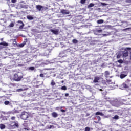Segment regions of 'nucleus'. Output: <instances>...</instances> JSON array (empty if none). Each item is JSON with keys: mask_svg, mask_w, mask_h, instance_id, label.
I'll return each instance as SVG.
<instances>
[{"mask_svg": "<svg viewBox=\"0 0 131 131\" xmlns=\"http://www.w3.org/2000/svg\"><path fill=\"white\" fill-rule=\"evenodd\" d=\"M22 78H23V74L21 73H17L14 75L13 80L14 81H21Z\"/></svg>", "mask_w": 131, "mask_h": 131, "instance_id": "f257e3e1", "label": "nucleus"}, {"mask_svg": "<svg viewBox=\"0 0 131 131\" xmlns=\"http://www.w3.org/2000/svg\"><path fill=\"white\" fill-rule=\"evenodd\" d=\"M128 54H130L131 58V48H125L124 49V51L123 52V57L124 58H126V57H128Z\"/></svg>", "mask_w": 131, "mask_h": 131, "instance_id": "f03ea898", "label": "nucleus"}, {"mask_svg": "<svg viewBox=\"0 0 131 131\" xmlns=\"http://www.w3.org/2000/svg\"><path fill=\"white\" fill-rule=\"evenodd\" d=\"M20 117L21 119L26 120L29 117V114L25 111H23L20 115Z\"/></svg>", "mask_w": 131, "mask_h": 131, "instance_id": "7ed1b4c3", "label": "nucleus"}, {"mask_svg": "<svg viewBox=\"0 0 131 131\" xmlns=\"http://www.w3.org/2000/svg\"><path fill=\"white\" fill-rule=\"evenodd\" d=\"M11 126L12 128H18L19 127V123L18 122H12L11 123Z\"/></svg>", "mask_w": 131, "mask_h": 131, "instance_id": "20e7f679", "label": "nucleus"}, {"mask_svg": "<svg viewBox=\"0 0 131 131\" xmlns=\"http://www.w3.org/2000/svg\"><path fill=\"white\" fill-rule=\"evenodd\" d=\"M60 12L61 13V14H63L65 15H69V14H70V12L69 11V10H66L64 9H62L60 11Z\"/></svg>", "mask_w": 131, "mask_h": 131, "instance_id": "39448f33", "label": "nucleus"}, {"mask_svg": "<svg viewBox=\"0 0 131 131\" xmlns=\"http://www.w3.org/2000/svg\"><path fill=\"white\" fill-rule=\"evenodd\" d=\"M50 31L53 33V34H55L56 35H58L59 34V31L57 29L56 30H50Z\"/></svg>", "mask_w": 131, "mask_h": 131, "instance_id": "423d86ee", "label": "nucleus"}, {"mask_svg": "<svg viewBox=\"0 0 131 131\" xmlns=\"http://www.w3.org/2000/svg\"><path fill=\"white\" fill-rule=\"evenodd\" d=\"M18 23H20V24H22L21 26H19V29H23L24 27V23H23V21L22 20H18L17 21Z\"/></svg>", "mask_w": 131, "mask_h": 131, "instance_id": "0eeeda50", "label": "nucleus"}, {"mask_svg": "<svg viewBox=\"0 0 131 131\" xmlns=\"http://www.w3.org/2000/svg\"><path fill=\"white\" fill-rule=\"evenodd\" d=\"M100 80V77L98 76L95 77L94 80H93V82L94 83H97V82H99Z\"/></svg>", "mask_w": 131, "mask_h": 131, "instance_id": "6e6552de", "label": "nucleus"}, {"mask_svg": "<svg viewBox=\"0 0 131 131\" xmlns=\"http://www.w3.org/2000/svg\"><path fill=\"white\" fill-rule=\"evenodd\" d=\"M51 115H52V117H54V118H57V117H58V113H57L55 112H53L51 114Z\"/></svg>", "mask_w": 131, "mask_h": 131, "instance_id": "1a4fd4ad", "label": "nucleus"}, {"mask_svg": "<svg viewBox=\"0 0 131 131\" xmlns=\"http://www.w3.org/2000/svg\"><path fill=\"white\" fill-rule=\"evenodd\" d=\"M0 46H4V47H8L9 44L5 41L0 43Z\"/></svg>", "mask_w": 131, "mask_h": 131, "instance_id": "9d476101", "label": "nucleus"}, {"mask_svg": "<svg viewBox=\"0 0 131 131\" xmlns=\"http://www.w3.org/2000/svg\"><path fill=\"white\" fill-rule=\"evenodd\" d=\"M36 8L37 9V10H38V11H41V9H42V8H43V7H42V6L41 5H37L36 6Z\"/></svg>", "mask_w": 131, "mask_h": 131, "instance_id": "9b49d317", "label": "nucleus"}, {"mask_svg": "<svg viewBox=\"0 0 131 131\" xmlns=\"http://www.w3.org/2000/svg\"><path fill=\"white\" fill-rule=\"evenodd\" d=\"M10 113H11V114H16L17 113H19V111L14 109L11 111Z\"/></svg>", "mask_w": 131, "mask_h": 131, "instance_id": "f8f14e48", "label": "nucleus"}, {"mask_svg": "<svg viewBox=\"0 0 131 131\" xmlns=\"http://www.w3.org/2000/svg\"><path fill=\"white\" fill-rule=\"evenodd\" d=\"M109 75H110V73L109 72V71H106L104 72V76L106 78H108V76H109Z\"/></svg>", "mask_w": 131, "mask_h": 131, "instance_id": "ddd939ff", "label": "nucleus"}, {"mask_svg": "<svg viewBox=\"0 0 131 131\" xmlns=\"http://www.w3.org/2000/svg\"><path fill=\"white\" fill-rule=\"evenodd\" d=\"M97 23L98 24H102V23H104V20L103 19H99L97 21Z\"/></svg>", "mask_w": 131, "mask_h": 131, "instance_id": "4468645a", "label": "nucleus"}, {"mask_svg": "<svg viewBox=\"0 0 131 131\" xmlns=\"http://www.w3.org/2000/svg\"><path fill=\"white\" fill-rule=\"evenodd\" d=\"M127 76V75H125V74H121L120 75V77L121 79H123V78H124L125 77H126Z\"/></svg>", "mask_w": 131, "mask_h": 131, "instance_id": "2eb2a0df", "label": "nucleus"}, {"mask_svg": "<svg viewBox=\"0 0 131 131\" xmlns=\"http://www.w3.org/2000/svg\"><path fill=\"white\" fill-rule=\"evenodd\" d=\"M0 128L1 129H5V128H6V126L5 125V124H0Z\"/></svg>", "mask_w": 131, "mask_h": 131, "instance_id": "dca6fc26", "label": "nucleus"}, {"mask_svg": "<svg viewBox=\"0 0 131 131\" xmlns=\"http://www.w3.org/2000/svg\"><path fill=\"white\" fill-rule=\"evenodd\" d=\"M27 18L28 19V20H33L34 19L33 17H32L31 15H28Z\"/></svg>", "mask_w": 131, "mask_h": 131, "instance_id": "f3484780", "label": "nucleus"}, {"mask_svg": "<svg viewBox=\"0 0 131 131\" xmlns=\"http://www.w3.org/2000/svg\"><path fill=\"white\" fill-rule=\"evenodd\" d=\"M34 69H35L34 67H30L28 68V70H31V71H33Z\"/></svg>", "mask_w": 131, "mask_h": 131, "instance_id": "a211bd4d", "label": "nucleus"}, {"mask_svg": "<svg viewBox=\"0 0 131 131\" xmlns=\"http://www.w3.org/2000/svg\"><path fill=\"white\" fill-rule=\"evenodd\" d=\"M95 6V4L94 3H90L88 6V8L89 9V8H92Z\"/></svg>", "mask_w": 131, "mask_h": 131, "instance_id": "6ab92c4d", "label": "nucleus"}, {"mask_svg": "<svg viewBox=\"0 0 131 131\" xmlns=\"http://www.w3.org/2000/svg\"><path fill=\"white\" fill-rule=\"evenodd\" d=\"M80 3L81 5H83L86 3V0H80Z\"/></svg>", "mask_w": 131, "mask_h": 131, "instance_id": "aec40b11", "label": "nucleus"}, {"mask_svg": "<svg viewBox=\"0 0 131 131\" xmlns=\"http://www.w3.org/2000/svg\"><path fill=\"white\" fill-rule=\"evenodd\" d=\"M95 114L96 115H101V116H103V113L100 112H97Z\"/></svg>", "mask_w": 131, "mask_h": 131, "instance_id": "412c9836", "label": "nucleus"}, {"mask_svg": "<svg viewBox=\"0 0 131 131\" xmlns=\"http://www.w3.org/2000/svg\"><path fill=\"white\" fill-rule=\"evenodd\" d=\"M51 85L52 86H54V85H56V83L55 82V81H54V80H52L51 82Z\"/></svg>", "mask_w": 131, "mask_h": 131, "instance_id": "4be33fe9", "label": "nucleus"}, {"mask_svg": "<svg viewBox=\"0 0 131 131\" xmlns=\"http://www.w3.org/2000/svg\"><path fill=\"white\" fill-rule=\"evenodd\" d=\"M61 89L63 91H66V90H67V87H66V86L64 85L61 88Z\"/></svg>", "mask_w": 131, "mask_h": 131, "instance_id": "5701e85b", "label": "nucleus"}, {"mask_svg": "<svg viewBox=\"0 0 131 131\" xmlns=\"http://www.w3.org/2000/svg\"><path fill=\"white\" fill-rule=\"evenodd\" d=\"M123 86L125 89H128V88H129L128 85H127V84H126V83L123 84Z\"/></svg>", "mask_w": 131, "mask_h": 131, "instance_id": "b1692460", "label": "nucleus"}, {"mask_svg": "<svg viewBox=\"0 0 131 131\" xmlns=\"http://www.w3.org/2000/svg\"><path fill=\"white\" fill-rule=\"evenodd\" d=\"M118 63H119V64H122L123 63V60L122 59H120L117 61Z\"/></svg>", "mask_w": 131, "mask_h": 131, "instance_id": "393cba45", "label": "nucleus"}, {"mask_svg": "<svg viewBox=\"0 0 131 131\" xmlns=\"http://www.w3.org/2000/svg\"><path fill=\"white\" fill-rule=\"evenodd\" d=\"M14 24L13 22H11L9 25V27H14Z\"/></svg>", "mask_w": 131, "mask_h": 131, "instance_id": "a878e982", "label": "nucleus"}, {"mask_svg": "<svg viewBox=\"0 0 131 131\" xmlns=\"http://www.w3.org/2000/svg\"><path fill=\"white\" fill-rule=\"evenodd\" d=\"M114 119H119V116H118V115H115L114 117Z\"/></svg>", "mask_w": 131, "mask_h": 131, "instance_id": "bb28decb", "label": "nucleus"}, {"mask_svg": "<svg viewBox=\"0 0 131 131\" xmlns=\"http://www.w3.org/2000/svg\"><path fill=\"white\" fill-rule=\"evenodd\" d=\"M90 130H91V128H90V127H86L85 128L84 131H90Z\"/></svg>", "mask_w": 131, "mask_h": 131, "instance_id": "cd10ccee", "label": "nucleus"}, {"mask_svg": "<svg viewBox=\"0 0 131 131\" xmlns=\"http://www.w3.org/2000/svg\"><path fill=\"white\" fill-rule=\"evenodd\" d=\"M5 105H9L10 104V101L7 100L4 102Z\"/></svg>", "mask_w": 131, "mask_h": 131, "instance_id": "c85d7f7f", "label": "nucleus"}, {"mask_svg": "<svg viewBox=\"0 0 131 131\" xmlns=\"http://www.w3.org/2000/svg\"><path fill=\"white\" fill-rule=\"evenodd\" d=\"M73 43H77V42H78V41H77V40L74 39L73 40Z\"/></svg>", "mask_w": 131, "mask_h": 131, "instance_id": "c756f323", "label": "nucleus"}, {"mask_svg": "<svg viewBox=\"0 0 131 131\" xmlns=\"http://www.w3.org/2000/svg\"><path fill=\"white\" fill-rule=\"evenodd\" d=\"M16 91L17 92H23V91H24V90H23V89H22V88H20V89H17Z\"/></svg>", "mask_w": 131, "mask_h": 131, "instance_id": "7c9ffc66", "label": "nucleus"}, {"mask_svg": "<svg viewBox=\"0 0 131 131\" xmlns=\"http://www.w3.org/2000/svg\"><path fill=\"white\" fill-rule=\"evenodd\" d=\"M121 57V55H120V54H118L117 55V57H116V58H117V59H120V57Z\"/></svg>", "mask_w": 131, "mask_h": 131, "instance_id": "2f4dec72", "label": "nucleus"}, {"mask_svg": "<svg viewBox=\"0 0 131 131\" xmlns=\"http://www.w3.org/2000/svg\"><path fill=\"white\" fill-rule=\"evenodd\" d=\"M17 2V0H11V3L13 4H16V2Z\"/></svg>", "mask_w": 131, "mask_h": 131, "instance_id": "473e14b6", "label": "nucleus"}, {"mask_svg": "<svg viewBox=\"0 0 131 131\" xmlns=\"http://www.w3.org/2000/svg\"><path fill=\"white\" fill-rule=\"evenodd\" d=\"M97 118L98 121H100V120H101V117L97 116Z\"/></svg>", "mask_w": 131, "mask_h": 131, "instance_id": "72a5a7b5", "label": "nucleus"}, {"mask_svg": "<svg viewBox=\"0 0 131 131\" xmlns=\"http://www.w3.org/2000/svg\"><path fill=\"white\" fill-rule=\"evenodd\" d=\"M101 5H102V6H107V4L105 3H101Z\"/></svg>", "mask_w": 131, "mask_h": 131, "instance_id": "f704fd0d", "label": "nucleus"}, {"mask_svg": "<svg viewBox=\"0 0 131 131\" xmlns=\"http://www.w3.org/2000/svg\"><path fill=\"white\" fill-rule=\"evenodd\" d=\"M126 3H128V4H131V0H126Z\"/></svg>", "mask_w": 131, "mask_h": 131, "instance_id": "c9c22d12", "label": "nucleus"}, {"mask_svg": "<svg viewBox=\"0 0 131 131\" xmlns=\"http://www.w3.org/2000/svg\"><path fill=\"white\" fill-rule=\"evenodd\" d=\"M15 119H16V117L13 116V117H11V120H15Z\"/></svg>", "mask_w": 131, "mask_h": 131, "instance_id": "e433bc0d", "label": "nucleus"}, {"mask_svg": "<svg viewBox=\"0 0 131 131\" xmlns=\"http://www.w3.org/2000/svg\"><path fill=\"white\" fill-rule=\"evenodd\" d=\"M20 9H23V8H25V5H20Z\"/></svg>", "mask_w": 131, "mask_h": 131, "instance_id": "4c0bfd02", "label": "nucleus"}, {"mask_svg": "<svg viewBox=\"0 0 131 131\" xmlns=\"http://www.w3.org/2000/svg\"><path fill=\"white\" fill-rule=\"evenodd\" d=\"M40 77H45L43 74H40L39 75Z\"/></svg>", "mask_w": 131, "mask_h": 131, "instance_id": "58836bf2", "label": "nucleus"}, {"mask_svg": "<svg viewBox=\"0 0 131 131\" xmlns=\"http://www.w3.org/2000/svg\"><path fill=\"white\" fill-rule=\"evenodd\" d=\"M60 111H61V112H66V110L63 109L60 110Z\"/></svg>", "mask_w": 131, "mask_h": 131, "instance_id": "ea45409f", "label": "nucleus"}, {"mask_svg": "<svg viewBox=\"0 0 131 131\" xmlns=\"http://www.w3.org/2000/svg\"><path fill=\"white\" fill-rule=\"evenodd\" d=\"M68 96H69V93H66L65 94V97H68Z\"/></svg>", "mask_w": 131, "mask_h": 131, "instance_id": "a19ab883", "label": "nucleus"}, {"mask_svg": "<svg viewBox=\"0 0 131 131\" xmlns=\"http://www.w3.org/2000/svg\"><path fill=\"white\" fill-rule=\"evenodd\" d=\"M19 46L20 47H24V44H20Z\"/></svg>", "mask_w": 131, "mask_h": 131, "instance_id": "79ce46f5", "label": "nucleus"}, {"mask_svg": "<svg viewBox=\"0 0 131 131\" xmlns=\"http://www.w3.org/2000/svg\"><path fill=\"white\" fill-rule=\"evenodd\" d=\"M102 31H103L102 30H99L98 31V32H102Z\"/></svg>", "mask_w": 131, "mask_h": 131, "instance_id": "37998d69", "label": "nucleus"}, {"mask_svg": "<svg viewBox=\"0 0 131 131\" xmlns=\"http://www.w3.org/2000/svg\"><path fill=\"white\" fill-rule=\"evenodd\" d=\"M35 88H39V85H37L35 86Z\"/></svg>", "mask_w": 131, "mask_h": 131, "instance_id": "c03bdc74", "label": "nucleus"}, {"mask_svg": "<svg viewBox=\"0 0 131 131\" xmlns=\"http://www.w3.org/2000/svg\"><path fill=\"white\" fill-rule=\"evenodd\" d=\"M46 70H50V69H46Z\"/></svg>", "mask_w": 131, "mask_h": 131, "instance_id": "a18cd8bd", "label": "nucleus"}, {"mask_svg": "<svg viewBox=\"0 0 131 131\" xmlns=\"http://www.w3.org/2000/svg\"><path fill=\"white\" fill-rule=\"evenodd\" d=\"M1 40H2V41L4 40V39H3V38H2V39H1Z\"/></svg>", "mask_w": 131, "mask_h": 131, "instance_id": "49530a36", "label": "nucleus"}, {"mask_svg": "<svg viewBox=\"0 0 131 131\" xmlns=\"http://www.w3.org/2000/svg\"><path fill=\"white\" fill-rule=\"evenodd\" d=\"M125 24H123V25H124Z\"/></svg>", "mask_w": 131, "mask_h": 131, "instance_id": "de8ad7c7", "label": "nucleus"}]
</instances>
